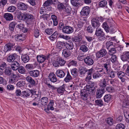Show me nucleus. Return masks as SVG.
Segmentation results:
<instances>
[{"mask_svg": "<svg viewBox=\"0 0 129 129\" xmlns=\"http://www.w3.org/2000/svg\"><path fill=\"white\" fill-rule=\"evenodd\" d=\"M102 27L107 33L113 34L116 31V28L114 27L113 24L109 21L104 22Z\"/></svg>", "mask_w": 129, "mask_h": 129, "instance_id": "1", "label": "nucleus"}, {"mask_svg": "<svg viewBox=\"0 0 129 129\" xmlns=\"http://www.w3.org/2000/svg\"><path fill=\"white\" fill-rule=\"evenodd\" d=\"M108 54V53L106 49L102 48L100 51L96 53V57L97 59H99L104 57L102 59V61L104 62L106 59L110 58V56H109Z\"/></svg>", "mask_w": 129, "mask_h": 129, "instance_id": "2", "label": "nucleus"}, {"mask_svg": "<svg viewBox=\"0 0 129 129\" xmlns=\"http://www.w3.org/2000/svg\"><path fill=\"white\" fill-rule=\"evenodd\" d=\"M95 35L100 41H104L106 39L107 40V38L109 37L108 35H105L102 29L100 28L96 29Z\"/></svg>", "mask_w": 129, "mask_h": 129, "instance_id": "3", "label": "nucleus"}, {"mask_svg": "<svg viewBox=\"0 0 129 129\" xmlns=\"http://www.w3.org/2000/svg\"><path fill=\"white\" fill-rule=\"evenodd\" d=\"M45 84L47 85L49 88L51 89L52 90L56 89L57 92L58 93L62 94L66 91L65 90L66 85L63 84V85L58 88L55 87L53 85H51L47 81L45 82Z\"/></svg>", "mask_w": 129, "mask_h": 129, "instance_id": "4", "label": "nucleus"}, {"mask_svg": "<svg viewBox=\"0 0 129 129\" xmlns=\"http://www.w3.org/2000/svg\"><path fill=\"white\" fill-rule=\"evenodd\" d=\"M103 20V18L102 17H97L92 18L91 20V23L92 27L94 28H99L98 27L100 26L101 23L100 21Z\"/></svg>", "mask_w": 129, "mask_h": 129, "instance_id": "5", "label": "nucleus"}, {"mask_svg": "<svg viewBox=\"0 0 129 129\" xmlns=\"http://www.w3.org/2000/svg\"><path fill=\"white\" fill-rule=\"evenodd\" d=\"M19 57L16 53H9L7 56L6 60L8 62L11 63L15 61Z\"/></svg>", "mask_w": 129, "mask_h": 129, "instance_id": "6", "label": "nucleus"}, {"mask_svg": "<svg viewBox=\"0 0 129 129\" xmlns=\"http://www.w3.org/2000/svg\"><path fill=\"white\" fill-rule=\"evenodd\" d=\"M15 45V43L14 42L12 41H9L4 46V52L6 53L12 50Z\"/></svg>", "mask_w": 129, "mask_h": 129, "instance_id": "7", "label": "nucleus"}, {"mask_svg": "<svg viewBox=\"0 0 129 129\" xmlns=\"http://www.w3.org/2000/svg\"><path fill=\"white\" fill-rule=\"evenodd\" d=\"M90 8L88 6H84L83 7L80 12V14L82 16H88L90 13Z\"/></svg>", "mask_w": 129, "mask_h": 129, "instance_id": "8", "label": "nucleus"}, {"mask_svg": "<svg viewBox=\"0 0 129 129\" xmlns=\"http://www.w3.org/2000/svg\"><path fill=\"white\" fill-rule=\"evenodd\" d=\"M50 55L45 56L42 54L38 55L37 58L38 61L40 63L43 62L45 60H48L49 58Z\"/></svg>", "mask_w": 129, "mask_h": 129, "instance_id": "9", "label": "nucleus"}, {"mask_svg": "<svg viewBox=\"0 0 129 129\" xmlns=\"http://www.w3.org/2000/svg\"><path fill=\"white\" fill-rule=\"evenodd\" d=\"M104 63L102 64V67L105 71H106V72L111 70V65L110 62L108 61V59H106L105 60Z\"/></svg>", "mask_w": 129, "mask_h": 129, "instance_id": "10", "label": "nucleus"}, {"mask_svg": "<svg viewBox=\"0 0 129 129\" xmlns=\"http://www.w3.org/2000/svg\"><path fill=\"white\" fill-rule=\"evenodd\" d=\"M120 57L123 61H126L129 63V52L126 51L122 53L120 55Z\"/></svg>", "mask_w": 129, "mask_h": 129, "instance_id": "11", "label": "nucleus"}, {"mask_svg": "<svg viewBox=\"0 0 129 129\" xmlns=\"http://www.w3.org/2000/svg\"><path fill=\"white\" fill-rule=\"evenodd\" d=\"M74 31V28L72 27L66 25L62 32L64 33L70 34L72 33Z\"/></svg>", "mask_w": 129, "mask_h": 129, "instance_id": "12", "label": "nucleus"}, {"mask_svg": "<svg viewBox=\"0 0 129 129\" xmlns=\"http://www.w3.org/2000/svg\"><path fill=\"white\" fill-rule=\"evenodd\" d=\"M48 98L46 97L42 98L39 100V103L41 104L40 106L42 107H46L47 105L48 102Z\"/></svg>", "mask_w": 129, "mask_h": 129, "instance_id": "13", "label": "nucleus"}, {"mask_svg": "<svg viewBox=\"0 0 129 129\" xmlns=\"http://www.w3.org/2000/svg\"><path fill=\"white\" fill-rule=\"evenodd\" d=\"M31 76H27L26 78V80L28 84H30L29 86H34L36 85V83L35 80Z\"/></svg>", "mask_w": 129, "mask_h": 129, "instance_id": "14", "label": "nucleus"}, {"mask_svg": "<svg viewBox=\"0 0 129 129\" xmlns=\"http://www.w3.org/2000/svg\"><path fill=\"white\" fill-rule=\"evenodd\" d=\"M84 62L87 65L91 66L94 63V61L92 56H88L84 59Z\"/></svg>", "mask_w": 129, "mask_h": 129, "instance_id": "15", "label": "nucleus"}, {"mask_svg": "<svg viewBox=\"0 0 129 129\" xmlns=\"http://www.w3.org/2000/svg\"><path fill=\"white\" fill-rule=\"evenodd\" d=\"M40 72L38 70H31L28 72L30 76L34 78L38 77L39 75Z\"/></svg>", "mask_w": 129, "mask_h": 129, "instance_id": "16", "label": "nucleus"}, {"mask_svg": "<svg viewBox=\"0 0 129 129\" xmlns=\"http://www.w3.org/2000/svg\"><path fill=\"white\" fill-rule=\"evenodd\" d=\"M64 47L66 49L69 50H72L74 47V45L73 43L70 40L65 42Z\"/></svg>", "mask_w": 129, "mask_h": 129, "instance_id": "17", "label": "nucleus"}, {"mask_svg": "<svg viewBox=\"0 0 129 129\" xmlns=\"http://www.w3.org/2000/svg\"><path fill=\"white\" fill-rule=\"evenodd\" d=\"M105 91L104 89L101 88L97 89L96 94V98H100L105 93Z\"/></svg>", "mask_w": 129, "mask_h": 129, "instance_id": "18", "label": "nucleus"}, {"mask_svg": "<svg viewBox=\"0 0 129 129\" xmlns=\"http://www.w3.org/2000/svg\"><path fill=\"white\" fill-rule=\"evenodd\" d=\"M48 77L50 80L52 82L54 83L57 81V78L55 75L53 73H50Z\"/></svg>", "mask_w": 129, "mask_h": 129, "instance_id": "19", "label": "nucleus"}, {"mask_svg": "<svg viewBox=\"0 0 129 129\" xmlns=\"http://www.w3.org/2000/svg\"><path fill=\"white\" fill-rule=\"evenodd\" d=\"M11 68L13 70H16L20 66L19 63L16 60L11 63L10 64Z\"/></svg>", "mask_w": 129, "mask_h": 129, "instance_id": "20", "label": "nucleus"}, {"mask_svg": "<svg viewBox=\"0 0 129 129\" xmlns=\"http://www.w3.org/2000/svg\"><path fill=\"white\" fill-rule=\"evenodd\" d=\"M17 6L18 9L22 10H26L28 8L27 5L22 3H18Z\"/></svg>", "mask_w": 129, "mask_h": 129, "instance_id": "21", "label": "nucleus"}, {"mask_svg": "<svg viewBox=\"0 0 129 129\" xmlns=\"http://www.w3.org/2000/svg\"><path fill=\"white\" fill-rule=\"evenodd\" d=\"M24 20H32L34 18L33 15L32 14L27 13H24Z\"/></svg>", "mask_w": 129, "mask_h": 129, "instance_id": "22", "label": "nucleus"}, {"mask_svg": "<svg viewBox=\"0 0 129 129\" xmlns=\"http://www.w3.org/2000/svg\"><path fill=\"white\" fill-rule=\"evenodd\" d=\"M72 53L70 50L64 49L63 50L62 52V55L64 57L66 58L69 57L71 55Z\"/></svg>", "mask_w": 129, "mask_h": 129, "instance_id": "23", "label": "nucleus"}, {"mask_svg": "<svg viewBox=\"0 0 129 129\" xmlns=\"http://www.w3.org/2000/svg\"><path fill=\"white\" fill-rule=\"evenodd\" d=\"M95 72L93 68H91L90 69L88 70L87 71V76L86 78V80L88 81L90 80L91 78L92 75L93 74L94 72Z\"/></svg>", "mask_w": 129, "mask_h": 129, "instance_id": "24", "label": "nucleus"}, {"mask_svg": "<svg viewBox=\"0 0 129 129\" xmlns=\"http://www.w3.org/2000/svg\"><path fill=\"white\" fill-rule=\"evenodd\" d=\"M107 79L104 78L102 80H101L100 84V86L104 89L106 88V86L107 85L108 81Z\"/></svg>", "mask_w": 129, "mask_h": 129, "instance_id": "25", "label": "nucleus"}, {"mask_svg": "<svg viewBox=\"0 0 129 129\" xmlns=\"http://www.w3.org/2000/svg\"><path fill=\"white\" fill-rule=\"evenodd\" d=\"M22 61L24 63L28 62L29 60V56L27 54H23L21 57Z\"/></svg>", "mask_w": 129, "mask_h": 129, "instance_id": "26", "label": "nucleus"}, {"mask_svg": "<svg viewBox=\"0 0 129 129\" xmlns=\"http://www.w3.org/2000/svg\"><path fill=\"white\" fill-rule=\"evenodd\" d=\"M56 0H47L43 4L44 6L47 7L50 6L52 4L55 5V4L54 2H56Z\"/></svg>", "mask_w": 129, "mask_h": 129, "instance_id": "27", "label": "nucleus"}, {"mask_svg": "<svg viewBox=\"0 0 129 129\" xmlns=\"http://www.w3.org/2000/svg\"><path fill=\"white\" fill-rule=\"evenodd\" d=\"M56 74L57 76L60 78H63L65 75V73L62 70H58L56 71Z\"/></svg>", "mask_w": 129, "mask_h": 129, "instance_id": "28", "label": "nucleus"}, {"mask_svg": "<svg viewBox=\"0 0 129 129\" xmlns=\"http://www.w3.org/2000/svg\"><path fill=\"white\" fill-rule=\"evenodd\" d=\"M80 96L81 98L84 101L87 100L88 96L87 92L86 90L83 91V92L81 90V91Z\"/></svg>", "mask_w": 129, "mask_h": 129, "instance_id": "29", "label": "nucleus"}, {"mask_svg": "<svg viewBox=\"0 0 129 129\" xmlns=\"http://www.w3.org/2000/svg\"><path fill=\"white\" fill-rule=\"evenodd\" d=\"M82 39V36L80 35H78V36L74 37L72 38L71 40L74 42H80Z\"/></svg>", "mask_w": 129, "mask_h": 129, "instance_id": "30", "label": "nucleus"}, {"mask_svg": "<svg viewBox=\"0 0 129 129\" xmlns=\"http://www.w3.org/2000/svg\"><path fill=\"white\" fill-rule=\"evenodd\" d=\"M17 76L14 73L11 75L9 78V82L11 83H13L17 81Z\"/></svg>", "mask_w": 129, "mask_h": 129, "instance_id": "31", "label": "nucleus"}, {"mask_svg": "<svg viewBox=\"0 0 129 129\" xmlns=\"http://www.w3.org/2000/svg\"><path fill=\"white\" fill-rule=\"evenodd\" d=\"M116 48H115L114 46H113V47L110 48L108 50V55L109 56V55H112L114 54L117 52Z\"/></svg>", "mask_w": 129, "mask_h": 129, "instance_id": "32", "label": "nucleus"}, {"mask_svg": "<svg viewBox=\"0 0 129 129\" xmlns=\"http://www.w3.org/2000/svg\"><path fill=\"white\" fill-rule=\"evenodd\" d=\"M15 40L18 42H21L24 40V38L22 34H17L15 36Z\"/></svg>", "mask_w": 129, "mask_h": 129, "instance_id": "33", "label": "nucleus"}, {"mask_svg": "<svg viewBox=\"0 0 129 129\" xmlns=\"http://www.w3.org/2000/svg\"><path fill=\"white\" fill-rule=\"evenodd\" d=\"M51 19L53 22V25L55 26L57 25L58 22L57 16L55 15H52L51 16Z\"/></svg>", "mask_w": 129, "mask_h": 129, "instance_id": "34", "label": "nucleus"}, {"mask_svg": "<svg viewBox=\"0 0 129 129\" xmlns=\"http://www.w3.org/2000/svg\"><path fill=\"white\" fill-rule=\"evenodd\" d=\"M65 42H64L59 41L57 42L56 47L58 49V51H60L63 48V46H64Z\"/></svg>", "mask_w": 129, "mask_h": 129, "instance_id": "35", "label": "nucleus"}, {"mask_svg": "<svg viewBox=\"0 0 129 129\" xmlns=\"http://www.w3.org/2000/svg\"><path fill=\"white\" fill-rule=\"evenodd\" d=\"M4 17L7 21H11L13 19V16L10 13H7L4 14Z\"/></svg>", "mask_w": 129, "mask_h": 129, "instance_id": "36", "label": "nucleus"}, {"mask_svg": "<svg viewBox=\"0 0 129 129\" xmlns=\"http://www.w3.org/2000/svg\"><path fill=\"white\" fill-rule=\"evenodd\" d=\"M4 73L6 75L9 76L12 75L13 73H12L11 68L10 67L6 68L5 70Z\"/></svg>", "mask_w": 129, "mask_h": 129, "instance_id": "37", "label": "nucleus"}, {"mask_svg": "<svg viewBox=\"0 0 129 129\" xmlns=\"http://www.w3.org/2000/svg\"><path fill=\"white\" fill-rule=\"evenodd\" d=\"M79 0H71L72 5L75 7H79L81 5V4L79 3Z\"/></svg>", "mask_w": 129, "mask_h": 129, "instance_id": "38", "label": "nucleus"}, {"mask_svg": "<svg viewBox=\"0 0 129 129\" xmlns=\"http://www.w3.org/2000/svg\"><path fill=\"white\" fill-rule=\"evenodd\" d=\"M72 80V77L70 75L69 72L68 71L67 72V75L64 78V81L66 82H68Z\"/></svg>", "mask_w": 129, "mask_h": 129, "instance_id": "39", "label": "nucleus"}, {"mask_svg": "<svg viewBox=\"0 0 129 129\" xmlns=\"http://www.w3.org/2000/svg\"><path fill=\"white\" fill-rule=\"evenodd\" d=\"M104 99L105 102L108 103L112 100V96L109 94H106L104 96Z\"/></svg>", "mask_w": 129, "mask_h": 129, "instance_id": "40", "label": "nucleus"}, {"mask_svg": "<svg viewBox=\"0 0 129 129\" xmlns=\"http://www.w3.org/2000/svg\"><path fill=\"white\" fill-rule=\"evenodd\" d=\"M28 90L23 91L21 92V96L23 98H28L30 95V92Z\"/></svg>", "mask_w": 129, "mask_h": 129, "instance_id": "41", "label": "nucleus"}, {"mask_svg": "<svg viewBox=\"0 0 129 129\" xmlns=\"http://www.w3.org/2000/svg\"><path fill=\"white\" fill-rule=\"evenodd\" d=\"M33 35L36 38H37L39 37L40 35V30L39 28L35 27L34 32Z\"/></svg>", "mask_w": 129, "mask_h": 129, "instance_id": "42", "label": "nucleus"}, {"mask_svg": "<svg viewBox=\"0 0 129 129\" xmlns=\"http://www.w3.org/2000/svg\"><path fill=\"white\" fill-rule=\"evenodd\" d=\"M107 73L108 76L111 78H114L115 77V72L111 69L107 72Z\"/></svg>", "mask_w": 129, "mask_h": 129, "instance_id": "43", "label": "nucleus"}, {"mask_svg": "<svg viewBox=\"0 0 129 129\" xmlns=\"http://www.w3.org/2000/svg\"><path fill=\"white\" fill-rule=\"evenodd\" d=\"M18 72L22 74H24L26 72V70L24 67L22 66H19L17 69Z\"/></svg>", "mask_w": 129, "mask_h": 129, "instance_id": "44", "label": "nucleus"}, {"mask_svg": "<svg viewBox=\"0 0 129 129\" xmlns=\"http://www.w3.org/2000/svg\"><path fill=\"white\" fill-rule=\"evenodd\" d=\"M17 24V23L15 22H12L9 24V29L11 31L14 30L15 26Z\"/></svg>", "mask_w": 129, "mask_h": 129, "instance_id": "45", "label": "nucleus"}, {"mask_svg": "<svg viewBox=\"0 0 129 129\" xmlns=\"http://www.w3.org/2000/svg\"><path fill=\"white\" fill-rule=\"evenodd\" d=\"M34 64H27L25 66L26 69L28 71L34 69L35 67Z\"/></svg>", "mask_w": 129, "mask_h": 129, "instance_id": "46", "label": "nucleus"}, {"mask_svg": "<svg viewBox=\"0 0 129 129\" xmlns=\"http://www.w3.org/2000/svg\"><path fill=\"white\" fill-rule=\"evenodd\" d=\"M107 4V1L106 0H103L99 3L98 5L100 7H106Z\"/></svg>", "mask_w": 129, "mask_h": 129, "instance_id": "47", "label": "nucleus"}, {"mask_svg": "<svg viewBox=\"0 0 129 129\" xmlns=\"http://www.w3.org/2000/svg\"><path fill=\"white\" fill-rule=\"evenodd\" d=\"M57 60L59 64L61 66H64L65 63L66 61L62 58H58Z\"/></svg>", "mask_w": 129, "mask_h": 129, "instance_id": "48", "label": "nucleus"}, {"mask_svg": "<svg viewBox=\"0 0 129 129\" xmlns=\"http://www.w3.org/2000/svg\"><path fill=\"white\" fill-rule=\"evenodd\" d=\"M88 69L86 68L82 67L79 70V73L80 75H82L85 74L87 72Z\"/></svg>", "mask_w": 129, "mask_h": 129, "instance_id": "49", "label": "nucleus"}, {"mask_svg": "<svg viewBox=\"0 0 129 129\" xmlns=\"http://www.w3.org/2000/svg\"><path fill=\"white\" fill-rule=\"evenodd\" d=\"M54 102L53 100H51L50 102L47 105V108L51 110H53L54 109L53 107Z\"/></svg>", "mask_w": 129, "mask_h": 129, "instance_id": "50", "label": "nucleus"}, {"mask_svg": "<svg viewBox=\"0 0 129 129\" xmlns=\"http://www.w3.org/2000/svg\"><path fill=\"white\" fill-rule=\"evenodd\" d=\"M95 105L101 107L103 105V102L101 99L97 100L95 101Z\"/></svg>", "mask_w": 129, "mask_h": 129, "instance_id": "51", "label": "nucleus"}, {"mask_svg": "<svg viewBox=\"0 0 129 129\" xmlns=\"http://www.w3.org/2000/svg\"><path fill=\"white\" fill-rule=\"evenodd\" d=\"M25 83L23 81H18L16 84L17 87L20 88H23L24 87Z\"/></svg>", "mask_w": 129, "mask_h": 129, "instance_id": "52", "label": "nucleus"}, {"mask_svg": "<svg viewBox=\"0 0 129 129\" xmlns=\"http://www.w3.org/2000/svg\"><path fill=\"white\" fill-rule=\"evenodd\" d=\"M77 62L75 60H72L70 61L68 64V66L69 67L71 66H76Z\"/></svg>", "mask_w": 129, "mask_h": 129, "instance_id": "53", "label": "nucleus"}, {"mask_svg": "<svg viewBox=\"0 0 129 129\" xmlns=\"http://www.w3.org/2000/svg\"><path fill=\"white\" fill-rule=\"evenodd\" d=\"M80 49L84 52H87L88 50V48L85 45H84L80 46Z\"/></svg>", "mask_w": 129, "mask_h": 129, "instance_id": "54", "label": "nucleus"}, {"mask_svg": "<svg viewBox=\"0 0 129 129\" xmlns=\"http://www.w3.org/2000/svg\"><path fill=\"white\" fill-rule=\"evenodd\" d=\"M64 26L63 21H60L58 24L57 27L58 29L60 30H62V31Z\"/></svg>", "mask_w": 129, "mask_h": 129, "instance_id": "55", "label": "nucleus"}, {"mask_svg": "<svg viewBox=\"0 0 129 129\" xmlns=\"http://www.w3.org/2000/svg\"><path fill=\"white\" fill-rule=\"evenodd\" d=\"M102 74H103L99 73V72H94L93 75V78L94 79H96L102 76Z\"/></svg>", "mask_w": 129, "mask_h": 129, "instance_id": "56", "label": "nucleus"}, {"mask_svg": "<svg viewBox=\"0 0 129 129\" xmlns=\"http://www.w3.org/2000/svg\"><path fill=\"white\" fill-rule=\"evenodd\" d=\"M65 7L63 3H59L57 5V8L59 11H62V10H63Z\"/></svg>", "mask_w": 129, "mask_h": 129, "instance_id": "57", "label": "nucleus"}, {"mask_svg": "<svg viewBox=\"0 0 129 129\" xmlns=\"http://www.w3.org/2000/svg\"><path fill=\"white\" fill-rule=\"evenodd\" d=\"M106 122L108 123L109 125H112L113 124V119L111 117L107 118V120H106Z\"/></svg>", "mask_w": 129, "mask_h": 129, "instance_id": "58", "label": "nucleus"}, {"mask_svg": "<svg viewBox=\"0 0 129 129\" xmlns=\"http://www.w3.org/2000/svg\"><path fill=\"white\" fill-rule=\"evenodd\" d=\"M16 15L18 18L21 20H24V13H22L20 12H17Z\"/></svg>", "mask_w": 129, "mask_h": 129, "instance_id": "59", "label": "nucleus"}, {"mask_svg": "<svg viewBox=\"0 0 129 129\" xmlns=\"http://www.w3.org/2000/svg\"><path fill=\"white\" fill-rule=\"evenodd\" d=\"M106 47L107 50H109V49L110 48L113 47V46H114L113 45V42H112L109 41V42H107L106 43Z\"/></svg>", "mask_w": 129, "mask_h": 129, "instance_id": "60", "label": "nucleus"}, {"mask_svg": "<svg viewBox=\"0 0 129 129\" xmlns=\"http://www.w3.org/2000/svg\"><path fill=\"white\" fill-rule=\"evenodd\" d=\"M117 73L118 77L120 79L122 78V77H123L125 76L124 73L122 71H120L119 72L117 71Z\"/></svg>", "mask_w": 129, "mask_h": 129, "instance_id": "61", "label": "nucleus"}, {"mask_svg": "<svg viewBox=\"0 0 129 129\" xmlns=\"http://www.w3.org/2000/svg\"><path fill=\"white\" fill-rule=\"evenodd\" d=\"M86 90L89 93H95L96 91L94 87L93 88H87Z\"/></svg>", "mask_w": 129, "mask_h": 129, "instance_id": "62", "label": "nucleus"}, {"mask_svg": "<svg viewBox=\"0 0 129 129\" xmlns=\"http://www.w3.org/2000/svg\"><path fill=\"white\" fill-rule=\"evenodd\" d=\"M94 85V83L91 81H88L87 83L86 87L87 88H93Z\"/></svg>", "mask_w": 129, "mask_h": 129, "instance_id": "63", "label": "nucleus"}, {"mask_svg": "<svg viewBox=\"0 0 129 129\" xmlns=\"http://www.w3.org/2000/svg\"><path fill=\"white\" fill-rule=\"evenodd\" d=\"M125 126L123 124L120 123L118 124L116 126V129H125Z\"/></svg>", "mask_w": 129, "mask_h": 129, "instance_id": "64", "label": "nucleus"}]
</instances>
